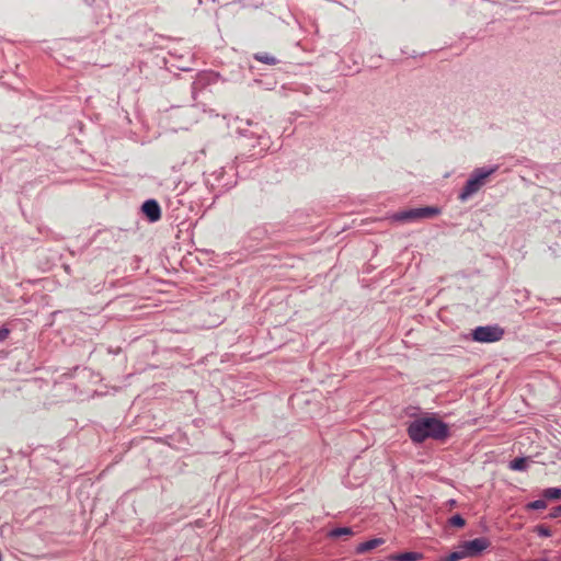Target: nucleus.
Wrapping results in <instances>:
<instances>
[{
    "instance_id": "f257e3e1",
    "label": "nucleus",
    "mask_w": 561,
    "mask_h": 561,
    "mask_svg": "<svg viewBox=\"0 0 561 561\" xmlns=\"http://www.w3.org/2000/svg\"><path fill=\"white\" fill-rule=\"evenodd\" d=\"M408 437L416 445L427 439L444 442L448 438V425L437 419L434 414H424L408 424Z\"/></svg>"
},
{
    "instance_id": "f03ea898",
    "label": "nucleus",
    "mask_w": 561,
    "mask_h": 561,
    "mask_svg": "<svg viewBox=\"0 0 561 561\" xmlns=\"http://www.w3.org/2000/svg\"><path fill=\"white\" fill-rule=\"evenodd\" d=\"M496 172V165L493 167H480L474 169L472 173H470V178H468V181H466V184H463L462 192H460V195H458V199L460 202L465 203L469 199L472 195L478 193L485 182V179H488L490 175L494 174Z\"/></svg>"
},
{
    "instance_id": "7ed1b4c3",
    "label": "nucleus",
    "mask_w": 561,
    "mask_h": 561,
    "mask_svg": "<svg viewBox=\"0 0 561 561\" xmlns=\"http://www.w3.org/2000/svg\"><path fill=\"white\" fill-rule=\"evenodd\" d=\"M438 215H440V208L426 206L398 211L393 215V220H396V222H414L421 219H432Z\"/></svg>"
},
{
    "instance_id": "20e7f679",
    "label": "nucleus",
    "mask_w": 561,
    "mask_h": 561,
    "mask_svg": "<svg viewBox=\"0 0 561 561\" xmlns=\"http://www.w3.org/2000/svg\"><path fill=\"white\" fill-rule=\"evenodd\" d=\"M505 330L499 324L480 325L472 330L470 337L480 343H495L503 339Z\"/></svg>"
},
{
    "instance_id": "39448f33",
    "label": "nucleus",
    "mask_w": 561,
    "mask_h": 561,
    "mask_svg": "<svg viewBox=\"0 0 561 561\" xmlns=\"http://www.w3.org/2000/svg\"><path fill=\"white\" fill-rule=\"evenodd\" d=\"M490 546V541H488V538L480 537L472 539L470 541H465L460 543V547H458V552L462 553H472L480 556L483 550H485Z\"/></svg>"
},
{
    "instance_id": "423d86ee",
    "label": "nucleus",
    "mask_w": 561,
    "mask_h": 561,
    "mask_svg": "<svg viewBox=\"0 0 561 561\" xmlns=\"http://www.w3.org/2000/svg\"><path fill=\"white\" fill-rule=\"evenodd\" d=\"M141 211H144V215H146L149 222H157L159 218H161V209L154 199H147L144 202V205H141Z\"/></svg>"
},
{
    "instance_id": "0eeeda50",
    "label": "nucleus",
    "mask_w": 561,
    "mask_h": 561,
    "mask_svg": "<svg viewBox=\"0 0 561 561\" xmlns=\"http://www.w3.org/2000/svg\"><path fill=\"white\" fill-rule=\"evenodd\" d=\"M382 543H383V539H381V538H374V539L366 540L363 543L357 545L356 553L357 554L366 553L368 551H371V550L380 547Z\"/></svg>"
},
{
    "instance_id": "6e6552de",
    "label": "nucleus",
    "mask_w": 561,
    "mask_h": 561,
    "mask_svg": "<svg viewBox=\"0 0 561 561\" xmlns=\"http://www.w3.org/2000/svg\"><path fill=\"white\" fill-rule=\"evenodd\" d=\"M422 553L420 552H404L389 557V561H420Z\"/></svg>"
},
{
    "instance_id": "1a4fd4ad",
    "label": "nucleus",
    "mask_w": 561,
    "mask_h": 561,
    "mask_svg": "<svg viewBox=\"0 0 561 561\" xmlns=\"http://www.w3.org/2000/svg\"><path fill=\"white\" fill-rule=\"evenodd\" d=\"M353 536V529L351 527H336L333 530L329 531V538L337 539L340 537H351Z\"/></svg>"
},
{
    "instance_id": "9d476101",
    "label": "nucleus",
    "mask_w": 561,
    "mask_h": 561,
    "mask_svg": "<svg viewBox=\"0 0 561 561\" xmlns=\"http://www.w3.org/2000/svg\"><path fill=\"white\" fill-rule=\"evenodd\" d=\"M254 59L257 62L271 65V66H274L275 64H277V60L274 58V56L268 53H255Z\"/></svg>"
},
{
    "instance_id": "9b49d317",
    "label": "nucleus",
    "mask_w": 561,
    "mask_h": 561,
    "mask_svg": "<svg viewBox=\"0 0 561 561\" xmlns=\"http://www.w3.org/2000/svg\"><path fill=\"white\" fill-rule=\"evenodd\" d=\"M527 468V458L517 457L514 460L510 461V470L514 471H525Z\"/></svg>"
},
{
    "instance_id": "f8f14e48",
    "label": "nucleus",
    "mask_w": 561,
    "mask_h": 561,
    "mask_svg": "<svg viewBox=\"0 0 561 561\" xmlns=\"http://www.w3.org/2000/svg\"><path fill=\"white\" fill-rule=\"evenodd\" d=\"M476 557H478L477 553L454 551V552L449 553V556L445 557V559H443V561H460L465 558H476Z\"/></svg>"
},
{
    "instance_id": "ddd939ff",
    "label": "nucleus",
    "mask_w": 561,
    "mask_h": 561,
    "mask_svg": "<svg viewBox=\"0 0 561 561\" xmlns=\"http://www.w3.org/2000/svg\"><path fill=\"white\" fill-rule=\"evenodd\" d=\"M543 497H546V500H560L561 499V489L547 488L546 490H543Z\"/></svg>"
},
{
    "instance_id": "4468645a",
    "label": "nucleus",
    "mask_w": 561,
    "mask_h": 561,
    "mask_svg": "<svg viewBox=\"0 0 561 561\" xmlns=\"http://www.w3.org/2000/svg\"><path fill=\"white\" fill-rule=\"evenodd\" d=\"M547 507L545 500H538L526 504V508L530 511H543Z\"/></svg>"
},
{
    "instance_id": "2eb2a0df",
    "label": "nucleus",
    "mask_w": 561,
    "mask_h": 561,
    "mask_svg": "<svg viewBox=\"0 0 561 561\" xmlns=\"http://www.w3.org/2000/svg\"><path fill=\"white\" fill-rule=\"evenodd\" d=\"M449 525L457 527V528L463 527V525H465L463 517L459 514H456V515L449 517Z\"/></svg>"
},
{
    "instance_id": "dca6fc26",
    "label": "nucleus",
    "mask_w": 561,
    "mask_h": 561,
    "mask_svg": "<svg viewBox=\"0 0 561 561\" xmlns=\"http://www.w3.org/2000/svg\"><path fill=\"white\" fill-rule=\"evenodd\" d=\"M535 534L539 537L548 538L550 537V529L545 525L535 526Z\"/></svg>"
},
{
    "instance_id": "f3484780",
    "label": "nucleus",
    "mask_w": 561,
    "mask_h": 561,
    "mask_svg": "<svg viewBox=\"0 0 561 561\" xmlns=\"http://www.w3.org/2000/svg\"><path fill=\"white\" fill-rule=\"evenodd\" d=\"M559 516H561V505L551 508V512H549V518H557Z\"/></svg>"
},
{
    "instance_id": "a211bd4d",
    "label": "nucleus",
    "mask_w": 561,
    "mask_h": 561,
    "mask_svg": "<svg viewBox=\"0 0 561 561\" xmlns=\"http://www.w3.org/2000/svg\"><path fill=\"white\" fill-rule=\"evenodd\" d=\"M257 146H260V149H265L267 146V138L264 136H257Z\"/></svg>"
},
{
    "instance_id": "6ab92c4d",
    "label": "nucleus",
    "mask_w": 561,
    "mask_h": 561,
    "mask_svg": "<svg viewBox=\"0 0 561 561\" xmlns=\"http://www.w3.org/2000/svg\"><path fill=\"white\" fill-rule=\"evenodd\" d=\"M9 335V330L7 328H0V342H3Z\"/></svg>"
}]
</instances>
